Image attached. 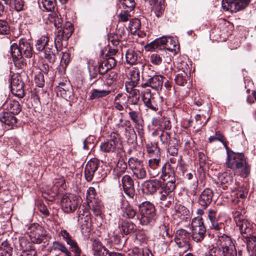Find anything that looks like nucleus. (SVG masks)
<instances>
[{
  "instance_id": "obj_1",
  "label": "nucleus",
  "mask_w": 256,
  "mask_h": 256,
  "mask_svg": "<svg viewBox=\"0 0 256 256\" xmlns=\"http://www.w3.org/2000/svg\"><path fill=\"white\" fill-rule=\"evenodd\" d=\"M226 166L234 172H239L242 176H247L250 173V166L243 153L227 152Z\"/></svg>"
},
{
  "instance_id": "obj_2",
  "label": "nucleus",
  "mask_w": 256,
  "mask_h": 256,
  "mask_svg": "<svg viewBox=\"0 0 256 256\" xmlns=\"http://www.w3.org/2000/svg\"><path fill=\"white\" fill-rule=\"evenodd\" d=\"M140 215L138 218L142 225L152 223L156 219L155 208L149 202H144L139 206Z\"/></svg>"
},
{
  "instance_id": "obj_3",
  "label": "nucleus",
  "mask_w": 256,
  "mask_h": 256,
  "mask_svg": "<svg viewBox=\"0 0 256 256\" xmlns=\"http://www.w3.org/2000/svg\"><path fill=\"white\" fill-rule=\"evenodd\" d=\"M232 214L236 227L238 228L243 238L252 234L253 232L252 226L246 218L244 214H242V212L236 210L232 212Z\"/></svg>"
},
{
  "instance_id": "obj_4",
  "label": "nucleus",
  "mask_w": 256,
  "mask_h": 256,
  "mask_svg": "<svg viewBox=\"0 0 256 256\" xmlns=\"http://www.w3.org/2000/svg\"><path fill=\"white\" fill-rule=\"evenodd\" d=\"M161 178L163 184H166V188L169 191H173L176 188V174L174 168L168 162L165 163L162 168Z\"/></svg>"
},
{
  "instance_id": "obj_5",
  "label": "nucleus",
  "mask_w": 256,
  "mask_h": 256,
  "mask_svg": "<svg viewBox=\"0 0 256 256\" xmlns=\"http://www.w3.org/2000/svg\"><path fill=\"white\" fill-rule=\"evenodd\" d=\"M191 228L192 240L196 242H202L206 233V228L202 218L201 217L194 218L192 222Z\"/></svg>"
},
{
  "instance_id": "obj_6",
  "label": "nucleus",
  "mask_w": 256,
  "mask_h": 256,
  "mask_svg": "<svg viewBox=\"0 0 256 256\" xmlns=\"http://www.w3.org/2000/svg\"><path fill=\"white\" fill-rule=\"evenodd\" d=\"M98 165L99 162L96 158L92 159L87 162L85 166L84 176L88 182L91 181L94 177L96 180H100L105 176L104 174V176L100 174V171L102 169L99 168Z\"/></svg>"
},
{
  "instance_id": "obj_7",
  "label": "nucleus",
  "mask_w": 256,
  "mask_h": 256,
  "mask_svg": "<svg viewBox=\"0 0 256 256\" xmlns=\"http://www.w3.org/2000/svg\"><path fill=\"white\" fill-rule=\"evenodd\" d=\"M164 184L163 180L161 178L146 180L142 184V190L146 195H152L160 190Z\"/></svg>"
},
{
  "instance_id": "obj_8",
  "label": "nucleus",
  "mask_w": 256,
  "mask_h": 256,
  "mask_svg": "<svg viewBox=\"0 0 256 256\" xmlns=\"http://www.w3.org/2000/svg\"><path fill=\"white\" fill-rule=\"evenodd\" d=\"M250 0H222V7L226 11L236 12L244 8Z\"/></svg>"
},
{
  "instance_id": "obj_9",
  "label": "nucleus",
  "mask_w": 256,
  "mask_h": 256,
  "mask_svg": "<svg viewBox=\"0 0 256 256\" xmlns=\"http://www.w3.org/2000/svg\"><path fill=\"white\" fill-rule=\"evenodd\" d=\"M128 164L134 176L142 180L146 178V172L142 162L136 158H131L128 160Z\"/></svg>"
},
{
  "instance_id": "obj_10",
  "label": "nucleus",
  "mask_w": 256,
  "mask_h": 256,
  "mask_svg": "<svg viewBox=\"0 0 256 256\" xmlns=\"http://www.w3.org/2000/svg\"><path fill=\"white\" fill-rule=\"evenodd\" d=\"M80 202V199L76 196H63L62 200V208L64 212H74Z\"/></svg>"
},
{
  "instance_id": "obj_11",
  "label": "nucleus",
  "mask_w": 256,
  "mask_h": 256,
  "mask_svg": "<svg viewBox=\"0 0 256 256\" xmlns=\"http://www.w3.org/2000/svg\"><path fill=\"white\" fill-rule=\"evenodd\" d=\"M30 236L32 242L35 244H40L44 238L42 234V228L38 224H34L30 226Z\"/></svg>"
},
{
  "instance_id": "obj_12",
  "label": "nucleus",
  "mask_w": 256,
  "mask_h": 256,
  "mask_svg": "<svg viewBox=\"0 0 256 256\" xmlns=\"http://www.w3.org/2000/svg\"><path fill=\"white\" fill-rule=\"evenodd\" d=\"M122 182L124 193L130 198H133L135 196V188L134 180L131 176L128 175L124 176Z\"/></svg>"
},
{
  "instance_id": "obj_13",
  "label": "nucleus",
  "mask_w": 256,
  "mask_h": 256,
  "mask_svg": "<svg viewBox=\"0 0 256 256\" xmlns=\"http://www.w3.org/2000/svg\"><path fill=\"white\" fill-rule=\"evenodd\" d=\"M213 192L210 188L204 189L200 194L198 202L204 209H206L211 203L213 198Z\"/></svg>"
},
{
  "instance_id": "obj_14",
  "label": "nucleus",
  "mask_w": 256,
  "mask_h": 256,
  "mask_svg": "<svg viewBox=\"0 0 256 256\" xmlns=\"http://www.w3.org/2000/svg\"><path fill=\"white\" fill-rule=\"evenodd\" d=\"M142 100L146 106L152 110L156 112L158 110V106L156 103V98L152 96L150 90H146L144 92Z\"/></svg>"
},
{
  "instance_id": "obj_15",
  "label": "nucleus",
  "mask_w": 256,
  "mask_h": 256,
  "mask_svg": "<svg viewBox=\"0 0 256 256\" xmlns=\"http://www.w3.org/2000/svg\"><path fill=\"white\" fill-rule=\"evenodd\" d=\"M216 244L219 247L220 250H222L230 248L234 246L232 238L225 234H220L218 236L216 240Z\"/></svg>"
},
{
  "instance_id": "obj_16",
  "label": "nucleus",
  "mask_w": 256,
  "mask_h": 256,
  "mask_svg": "<svg viewBox=\"0 0 256 256\" xmlns=\"http://www.w3.org/2000/svg\"><path fill=\"white\" fill-rule=\"evenodd\" d=\"M152 6V10L158 18L161 16L164 11V0H144Z\"/></svg>"
},
{
  "instance_id": "obj_17",
  "label": "nucleus",
  "mask_w": 256,
  "mask_h": 256,
  "mask_svg": "<svg viewBox=\"0 0 256 256\" xmlns=\"http://www.w3.org/2000/svg\"><path fill=\"white\" fill-rule=\"evenodd\" d=\"M164 77L161 75H154L149 78L144 84L155 90L161 88L164 82Z\"/></svg>"
},
{
  "instance_id": "obj_18",
  "label": "nucleus",
  "mask_w": 256,
  "mask_h": 256,
  "mask_svg": "<svg viewBox=\"0 0 256 256\" xmlns=\"http://www.w3.org/2000/svg\"><path fill=\"white\" fill-rule=\"evenodd\" d=\"M0 121L9 126H13L17 123V118L12 113L3 112L0 114Z\"/></svg>"
},
{
  "instance_id": "obj_19",
  "label": "nucleus",
  "mask_w": 256,
  "mask_h": 256,
  "mask_svg": "<svg viewBox=\"0 0 256 256\" xmlns=\"http://www.w3.org/2000/svg\"><path fill=\"white\" fill-rule=\"evenodd\" d=\"M208 218L211 222V228L219 230L222 228L224 224L219 222V218L216 214V211L214 210H210L208 214Z\"/></svg>"
},
{
  "instance_id": "obj_20",
  "label": "nucleus",
  "mask_w": 256,
  "mask_h": 256,
  "mask_svg": "<svg viewBox=\"0 0 256 256\" xmlns=\"http://www.w3.org/2000/svg\"><path fill=\"white\" fill-rule=\"evenodd\" d=\"M168 40L166 37H162L154 40V42L148 44L146 48L148 50H162L165 48Z\"/></svg>"
},
{
  "instance_id": "obj_21",
  "label": "nucleus",
  "mask_w": 256,
  "mask_h": 256,
  "mask_svg": "<svg viewBox=\"0 0 256 256\" xmlns=\"http://www.w3.org/2000/svg\"><path fill=\"white\" fill-rule=\"evenodd\" d=\"M121 208L122 216L128 218H133L136 214V210L131 206L127 201L122 202Z\"/></svg>"
},
{
  "instance_id": "obj_22",
  "label": "nucleus",
  "mask_w": 256,
  "mask_h": 256,
  "mask_svg": "<svg viewBox=\"0 0 256 256\" xmlns=\"http://www.w3.org/2000/svg\"><path fill=\"white\" fill-rule=\"evenodd\" d=\"M18 46L24 58H30L32 56V48L28 42L24 40H20Z\"/></svg>"
},
{
  "instance_id": "obj_23",
  "label": "nucleus",
  "mask_w": 256,
  "mask_h": 256,
  "mask_svg": "<svg viewBox=\"0 0 256 256\" xmlns=\"http://www.w3.org/2000/svg\"><path fill=\"white\" fill-rule=\"evenodd\" d=\"M56 48L52 45L46 46L44 50V56L47 60L53 64L56 60Z\"/></svg>"
},
{
  "instance_id": "obj_24",
  "label": "nucleus",
  "mask_w": 256,
  "mask_h": 256,
  "mask_svg": "<svg viewBox=\"0 0 256 256\" xmlns=\"http://www.w3.org/2000/svg\"><path fill=\"white\" fill-rule=\"evenodd\" d=\"M128 77L130 81L126 82V85L136 86L140 78V70L138 68H134L130 70Z\"/></svg>"
},
{
  "instance_id": "obj_25",
  "label": "nucleus",
  "mask_w": 256,
  "mask_h": 256,
  "mask_svg": "<svg viewBox=\"0 0 256 256\" xmlns=\"http://www.w3.org/2000/svg\"><path fill=\"white\" fill-rule=\"evenodd\" d=\"M189 213V210L186 206L179 205L176 209L174 216V218H178L180 220H184L187 218L186 216L188 215Z\"/></svg>"
},
{
  "instance_id": "obj_26",
  "label": "nucleus",
  "mask_w": 256,
  "mask_h": 256,
  "mask_svg": "<svg viewBox=\"0 0 256 256\" xmlns=\"http://www.w3.org/2000/svg\"><path fill=\"white\" fill-rule=\"evenodd\" d=\"M6 108L9 112L14 115L19 114L22 110L20 104L16 100H10L8 102Z\"/></svg>"
},
{
  "instance_id": "obj_27",
  "label": "nucleus",
  "mask_w": 256,
  "mask_h": 256,
  "mask_svg": "<svg viewBox=\"0 0 256 256\" xmlns=\"http://www.w3.org/2000/svg\"><path fill=\"white\" fill-rule=\"evenodd\" d=\"M159 235L162 236V238L166 240H168L172 236V234L170 232L168 224L164 223L159 226Z\"/></svg>"
},
{
  "instance_id": "obj_28",
  "label": "nucleus",
  "mask_w": 256,
  "mask_h": 256,
  "mask_svg": "<svg viewBox=\"0 0 256 256\" xmlns=\"http://www.w3.org/2000/svg\"><path fill=\"white\" fill-rule=\"evenodd\" d=\"M126 97L122 94H118L114 98V104L115 108L119 111H122L124 109V105L126 104Z\"/></svg>"
},
{
  "instance_id": "obj_29",
  "label": "nucleus",
  "mask_w": 256,
  "mask_h": 256,
  "mask_svg": "<svg viewBox=\"0 0 256 256\" xmlns=\"http://www.w3.org/2000/svg\"><path fill=\"white\" fill-rule=\"evenodd\" d=\"M191 234L184 229H180L176 230L174 240L175 241L189 242Z\"/></svg>"
},
{
  "instance_id": "obj_30",
  "label": "nucleus",
  "mask_w": 256,
  "mask_h": 256,
  "mask_svg": "<svg viewBox=\"0 0 256 256\" xmlns=\"http://www.w3.org/2000/svg\"><path fill=\"white\" fill-rule=\"evenodd\" d=\"M74 28L73 25L70 22H66L64 26H62L61 28L58 30V32H61L62 33L66 40H68L72 34Z\"/></svg>"
},
{
  "instance_id": "obj_31",
  "label": "nucleus",
  "mask_w": 256,
  "mask_h": 256,
  "mask_svg": "<svg viewBox=\"0 0 256 256\" xmlns=\"http://www.w3.org/2000/svg\"><path fill=\"white\" fill-rule=\"evenodd\" d=\"M244 242H246L248 252H256V236L252 234L244 236Z\"/></svg>"
},
{
  "instance_id": "obj_32",
  "label": "nucleus",
  "mask_w": 256,
  "mask_h": 256,
  "mask_svg": "<svg viewBox=\"0 0 256 256\" xmlns=\"http://www.w3.org/2000/svg\"><path fill=\"white\" fill-rule=\"evenodd\" d=\"M139 54L132 50H128L126 54V61L130 64H134L138 60Z\"/></svg>"
},
{
  "instance_id": "obj_33",
  "label": "nucleus",
  "mask_w": 256,
  "mask_h": 256,
  "mask_svg": "<svg viewBox=\"0 0 256 256\" xmlns=\"http://www.w3.org/2000/svg\"><path fill=\"white\" fill-rule=\"evenodd\" d=\"M48 20L50 22L54 24L56 29V30H58L62 28L63 20L60 15L55 13L50 14L48 16Z\"/></svg>"
},
{
  "instance_id": "obj_34",
  "label": "nucleus",
  "mask_w": 256,
  "mask_h": 256,
  "mask_svg": "<svg viewBox=\"0 0 256 256\" xmlns=\"http://www.w3.org/2000/svg\"><path fill=\"white\" fill-rule=\"evenodd\" d=\"M110 93L109 90H100L98 89H93L91 92V95L90 96V100L104 98L108 96Z\"/></svg>"
},
{
  "instance_id": "obj_35",
  "label": "nucleus",
  "mask_w": 256,
  "mask_h": 256,
  "mask_svg": "<svg viewBox=\"0 0 256 256\" xmlns=\"http://www.w3.org/2000/svg\"><path fill=\"white\" fill-rule=\"evenodd\" d=\"M64 36L62 35V33L61 32H58V30L56 31L54 44L55 48L58 52H60L62 50L63 46L62 42L64 40L66 41L68 40H66Z\"/></svg>"
},
{
  "instance_id": "obj_36",
  "label": "nucleus",
  "mask_w": 256,
  "mask_h": 256,
  "mask_svg": "<svg viewBox=\"0 0 256 256\" xmlns=\"http://www.w3.org/2000/svg\"><path fill=\"white\" fill-rule=\"evenodd\" d=\"M92 247L95 254L98 256H104V253L106 254V252H108L102 246L100 242L97 240L92 242Z\"/></svg>"
},
{
  "instance_id": "obj_37",
  "label": "nucleus",
  "mask_w": 256,
  "mask_h": 256,
  "mask_svg": "<svg viewBox=\"0 0 256 256\" xmlns=\"http://www.w3.org/2000/svg\"><path fill=\"white\" fill-rule=\"evenodd\" d=\"M127 169V164L122 160H120L117 162L116 168L114 170V174L119 178Z\"/></svg>"
},
{
  "instance_id": "obj_38",
  "label": "nucleus",
  "mask_w": 256,
  "mask_h": 256,
  "mask_svg": "<svg viewBox=\"0 0 256 256\" xmlns=\"http://www.w3.org/2000/svg\"><path fill=\"white\" fill-rule=\"evenodd\" d=\"M166 148L168 150V152L171 156H174L178 154V144L176 138H172L171 142L168 144Z\"/></svg>"
},
{
  "instance_id": "obj_39",
  "label": "nucleus",
  "mask_w": 256,
  "mask_h": 256,
  "mask_svg": "<svg viewBox=\"0 0 256 256\" xmlns=\"http://www.w3.org/2000/svg\"><path fill=\"white\" fill-rule=\"evenodd\" d=\"M120 228L124 234H128L135 230V225L132 222L124 221L120 224Z\"/></svg>"
},
{
  "instance_id": "obj_40",
  "label": "nucleus",
  "mask_w": 256,
  "mask_h": 256,
  "mask_svg": "<svg viewBox=\"0 0 256 256\" xmlns=\"http://www.w3.org/2000/svg\"><path fill=\"white\" fill-rule=\"evenodd\" d=\"M182 68L184 69V68ZM188 78V70L186 72L185 70H182L176 76L174 80L177 84L184 86Z\"/></svg>"
},
{
  "instance_id": "obj_41",
  "label": "nucleus",
  "mask_w": 256,
  "mask_h": 256,
  "mask_svg": "<svg viewBox=\"0 0 256 256\" xmlns=\"http://www.w3.org/2000/svg\"><path fill=\"white\" fill-rule=\"evenodd\" d=\"M116 146L113 141L108 140L102 143L100 146V148L101 150L104 152H110L115 150Z\"/></svg>"
},
{
  "instance_id": "obj_42",
  "label": "nucleus",
  "mask_w": 256,
  "mask_h": 256,
  "mask_svg": "<svg viewBox=\"0 0 256 256\" xmlns=\"http://www.w3.org/2000/svg\"><path fill=\"white\" fill-rule=\"evenodd\" d=\"M24 82H20L19 85L16 86H12L11 90L12 94L19 98H22L24 96Z\"/></svg>"
},
{
  "instance_id": "obj_43",
  "label": "nucleus",
  "mask_w": 256,
  "mask_h": 256,
  "mask_svg": "<svg viewBox=\"0 0 256 256\" xmlns=\"http://www.w3.org/2000/svg\"><path fill=\"white\" fill-rule=\"evenodd\" d=\"M216 140H218L222 142L226 150L228 148V142L226 140L224 136L220 132H216L214 136H210L208 138V141L210 143Z\"/></svg>"
},
{
  "instance_id": "obj_44",
  "label": "nucleus",
  "mask_w": 256,
  "mask_h": 256,
  "mask_svg": "<svg viewBox=\"0 0 256 256\" xmlns=\"http://www.w3.org/2000/svg\"><path fill=\"white\" fill-rule=\"evenodd\" d=\"M10 53L13 60L24 58L20 49L19 46L16 44H13L10 46Z\"/></svg>"
},
{
  "instance_id": "obj_45",
  "label": "nucleus",
  "mask_w": 256,
  "mask_h": 256,
  "mask_svg": "<svg viewBox=\"0 0 256 256\" xmlns=\"http://www.w3.org/2000/svg\"><path fill=\"white\" fill-rule=\"evenodd\" d=\"M130 112L128 115L130 120L136 124H140L142 121V116L140 113L138 111L132 110L130 108H128Z\"/></svg>"
},
{
  "instance_id": "obj_46",
  "label": "nucleus",
  "mask_w": 256,
  "mask_h": 256,
  "mask_svg": "<svg viewBox=\"0 0 256 256\" xmlns=\"http://www.w3.org/2000/svg\"><path fill=\"white\" fill-rule=\"evenodd\" d=\"M134 10H130L128 9H124L118 15L119 20L122 22H128L130 18L132 16Z\"/></svg>"
},
{
  "instance_id": "obj_47",
  "label": "nucleus",
  "mask_w": 256,
  "mask_h": 256,
  "mask_svg": "<svg viewBox=\"0 0 256 256\" xmlns=\"http://www.w3.org/2000/svg\"><path fill=\"white\" fill-rule=\"evenodd\" d=\"M146 150L150 157H154L156 155L160 154V149L156 143H150L146 145Z\"/></svg>"
},
{
  "instance_id": "obj_48",
  "label": "nucleus",
  "mask_w": 256,
  "mask_h": 256,
  "mask_svg": "<svg viewBox=\"0 0 256 256\" xmlns=\"http://www.w3.org/2000/svg\"><path fill=\"white\" fill-rule=\"evenodd\" d=\"M52 249L54 250H59L64 253L66 256H71V253L66 247L62 243L54 242L52 244Z\"/></svg>"
},
{
  "instance_id": "obj_49",
  "label": "nucleus",
  "mask_w": 256,
  "mask_h": 256,
  "mask_svg": "<svg viewBox=\"0 0 256 256\" xmlns=\"http://www.w3.org/2000/svg\"><path fill=\"white\" fill-rule=\"evenodd\" d=\"M48 38L42 36L38 40L36 44V49L39 51L44 50L46 46H48Z\"/></svg>"
},
{
  "instance_id": "obj_50",
  "label": "nucleus",
  "mask_w": 256,
  "mask_h": 256,
  "mask_svg": "<svg viewBox=\"0 0 256 256\" xmlns=\"http://www.w3.org/2000/svg\"><path fill=\"white\" fill-rule=\"evenodd\" d=\"M246 192H244L239 191L235 193V198L232 200V202L234 205H240V204L242 203V201L246 196Z\"/></svg>"
},
{
  "instance_id": "obj_51",
  "label": "nucleus",
  "mask_w": 256,
  "mask_h": 256,
  "mask_svg": "<svg viewBox=\"0 0 256 256\" xmlns=\"http://www.w3.org/2000/svg\"><path fill=\"white\" fill-rule=\"evenodd\" d=\"M160 138L162 144H164L166 146L171 142L172 138H175L174 137H171L170 133L166 130H162Z\"/></svg>"
},
{
  "instance_id": "obj_52",
  "label": "nucleus",
  "mask_w": 256,
  "mask_h": 256,
  "mask_svg": "<svg viewBox=\"0 0 256 256\" xmlns=\"http://www.w3.org/2000/svg\"><path fill=\"white\" fill-rule=\"evenodd\" d=\"M105 80L108 85H112L116 81L118 78V74L116 72L111 71L109 73L104 74Z\"/></svg>"
},
{
  "instance_id": "obj_53",
  "label": "nucleus",
  "mask_w": 256,
  "mask_h": 256,
  "mask_svg": "<svg viewBox=\"0 0 256 256\" xmlns=\"http://www.w3.org/2000/svg\"><path fill=\"white\" fill-rule=\"evenodd\" d=\"M172 191H169L166 188V184H164L162 186L159 190L160 193V202L166 200L170 198H172L170 192Z\"/></svg>"
},
{
  "instance_id": "obj_54",
  "label": "nucleus",
  "mask_w": 256,
  "mask_h": 256,
  "mask_svg": "<svg viewBox=\"0 0 256 256\" xmlns=\"http://www.w3.org/2000/svg\"><path fill=\"white\" fill-rule=\"evenodd\" d=\"M160 162V154L156 155L154 157H151L148 160V166L150 168L154 170L157 168Z\"/></svg>"
},
{
  "instance_id": "obj_55",
  "label": "nucleus",
  "mask_w": 256,
  "mask_h": 256,
  "mask_svg": "<svg viewBox=\"0 0 256 256\" xmlns=\"http://www.w3.org/2000/svg\"><path fill=\"white\" fill-rule=\"evenodd\" d=\"M78 222L81 224L82 229L84 228L88 229L90 222V217L89 212H86L84 216L78 218Z\"/></svg>"
},
{
  "instance_id": "obj_56",
  "label": "nucleus",
  "mask_w": 256,
  "mask_h": 256,
  "mask_svg": "<svg viewBox=\"0 0 256 256\" xmlns=\"http://www.w3.org/2000/svg\"><path fill=\"white\" fill-rule=\"evenodd\" d=\"M44 8L48 11L53 10L56 6V0H42Z\"/></svg>"
},
{
  "instance_id": "obj_57",
  "label": "nucleus",
  "mask_w": 256,
  "mask_h": 256,
  "mask_svg": "<svg viewBox=\"0 0 256 256\" xmlns=\"http://www.w3.org/2000/svg\"><path fill=\"white\" fill-rule=\"evenodd\" d=\"M130 28L132 32H136L141 28L140 21L137 18H134L130 22Z\"/></svg>"
},
{
  "instance_id": "obj_58",
  "label": "nucleus",
  "mask_w": 256,
  "mask_h": 256,
  "mask_svg": "<svg viewBox=\"0 0 256 256\" xmlns=\"http://www.w3.org/2000/svg\"><path fill=\"white\" fill-rule=\"evenodd\" d=\"M92 206H90V209L94 212L96 216H100L102 212V206L99 202L92 201Z\"/></svg>"
},
{
  "instance_id": "obj_59",
  "label": "nucleus",
  "mask_w": 256,
  "mask_h": 256,
  "mask_svg": "<svg viewBox=\"0 0 256 256\" xmlns=\"http://www.w3.org/2000/svg\"><path fill=\"white\" fill-rule=\"evenodd\" d=\"M180 252L184 253L190 249V245L189 242L175 241Z\"/></svg>"
},
{
  "instance_id": "obj_60",
  "label": "nucleus",
  "mask_w": 256,
  "mask_h": 256,
  "mask_svg": "<svg viewBox=\"0 0 256 256\" xmlns=\"http://www.w3.org/2000/svg\"><path fill=\"white\" fill-rule=\"evenodd\" d=\"M123 9L134 10L136 6L134 0H120Z\"/></svg>"
},
{
  "instance_id": "obj_61",
  "label": "nucleus",
  "mask_w": 256,
  "mask_h": 256,
  "mask_svg": "<svg viewBox=\"0 0 256 256\" xmlns=\"http://www.w3.org/2000/svg\"><path fill=\"white\" fill-rule=\"evenodd\" d=\"M104 60V66H107L106 70H110L116 66V60L113 56H109Z\"/></svg>"
},
{
  "instance_id": "obj_62",
  "label": "nucleus",
  "mask_w": 256,
  "mask_h": 256,
  "mask_svg": "<svg viewBox=\"0 0 256 256\" xmlns=\"http://www.w3.org/2000/svg\"><path fill=\"white\" fill-rule=\"evenodd\" d=\"M222 256H237L235 246L220 250Z\"/></svg>"
},
{
  "instance_id": "obj_63",
  "label": "nucleus",
  "mask_w": 256,
  "mask_h": 256,
  "mask_svg": "<svg viewBox=\"0 0 256 256\" xmlns=\"http://www.w3.org/2000/svg\"><path fill=\"white\" fill-rule=\"evenodd\" d=\"M0 248L6 251L7 256H11L12 252V248L11 246L10 242L6 240L4 241L2 244Z\"/></svg>"
},
{
  "instance_id": "obj_64",
  "label": "nucleus",
  "mask_w": 256,
  "mask_h": 256,
  "mask_svg": "<svg viewBox=\"0 0 256 256\" xmlns=\"http://www.w3.org/2000/svg\"><path fill=\"white\" fill-rule=\"evenodd\" d=\"M72 252L74 253V256H80L82 250L75 240L68 244Z\"/></svg>"
}]
</instances>
